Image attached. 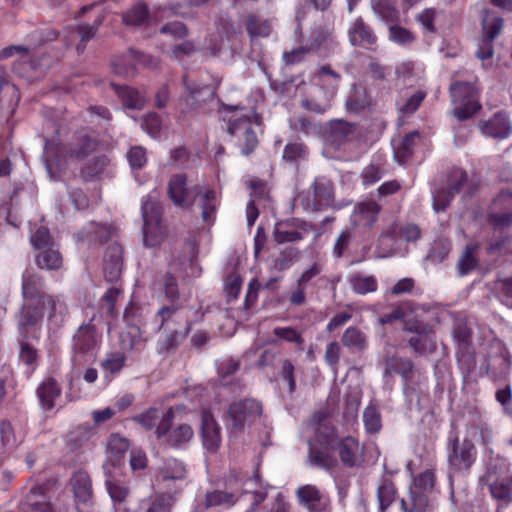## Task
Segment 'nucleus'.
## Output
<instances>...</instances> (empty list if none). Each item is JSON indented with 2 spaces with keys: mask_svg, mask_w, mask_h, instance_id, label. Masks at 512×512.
<instances>
[{
  "mask_svg": "<svg viewBox=\"0 0 512 512\" xmlns=\"http://www.w3.org/2000/svg\"><path fill=\"white\" fill-rule=\"evenodd\" d=\"M319 83L326 89L325 100L322 102L314 99H302L301 105L308 111L315 112L317 114H324L331 107V100L336 94L340 75L333 71L329 66H322L318 73Z\"/></svg>",
  "mask_w": 512,
  "mask_h": 512,
  "instance_id": "9d476101",
  "label": "nucleus"
},
{
  "mask_svg": "<svg viewBox=\"0 0 512 512\" xmlns=\"http://www.w3.org/2000/svg\"><path fill=\"white\" fill-rule=\"evenodd\" d=\"M403 512H433L427 496L416 490H411L407 499L401 500Z\"/></svg>",
  "mask_w": 512,
  "mask_h": 512,
  "instance_id": "58836bf2",
  "label": "nucleus"
},
{
  "mask_svg": "<svg viewBox=\"0 0 512 512\" xmlns=\"http://www.w3.org/2000/svg\"><path fill=\"white\" fill-rule=\"evenodd\" d=\"M386 369L400 374L403 378H409L413 371V364L408 359L391 357L386 361Z\"/></svg>",
  "mask_w": 512,
  "mask_h": 512,
  "instance_id": "13d9d810",
  "label": "nucleus"
},
{
  "mask_svg": "<svg viewBox=\"0 0 512 512\" xmlns=\"http://www.w3.org/2000/svg\"><path fill=\"white\" fill-rule=\"evenodd\" d=\"M363 423L368 433H377L382 427V417L375 405L367 406L363 411Z\"/></svg>",
  "mask_w": 512,
  "mask_h": 512,
  "instance_id": "864d4df0",
  "label": "nucleus"
},
{
  "mask_svg": "<svg viewBox=\"0 0 512 512\" xmlns=\"http://www.w3.org/2000/svg\"><path fill=\"white\" fill-rule=\"evenodd\" d=\"M194 205L200 208L202 219L205 222L214 221L219 201L216 192L212 188L205 185L196 187Z\"/></svg>",
  "mask_w": 512,
  "mask_h": 512,
  "instance_id": "4be33fe9",
  "label": "nucleus"
},
{
  "mask_svg": "<svg viewBox=\"0 0 512 512\" xmlns=\"http://www.w3.org/2000/svg\"><path fill=\"white\" fill-rule=\"evenodd\" d=\"M426 93L423 91H416L413 95L405 99L403 102H398V111L404 115H410L414 113L424 98Z\"/></svg>",
  "mask_w": 512,
  "mask_h": 512,
  "instance_id": "052dcab7",
  "label": "nucleus"
},
{
  "mask_svg": "<svg viewBox=\"0 0 512 512\" xmlns=\"http://www.w3.org/2000/svg\"><path fill=\"white\" fill-rule=\"evenodd\" d=\"M174 500L175 499L171 496L164 495L157 491V494L152 500H142L140 507L144 512H171V506Z\"/></svg>",
  "mask_w": 512,
  "mask_h": 512,
  "instance_id": "49530a36",
  "label": "nucleus"
},
{
  "mask_svg": "<svg viewBox=\"0 0 512 512\" xmlns=\"http://www.w3.org/2000/svg\"><path fill=\"white\" fill-rule=\"evenodd\" d=\"M37 264L42 269L55 270L61 267L62 257L60 253L52 248L43 249L36 256Z\"/></svg>",
  "mask_w": 512,
  "mask_h": 512,
  "instance_id": "8fccbe9b",
  "label": "nucleus"
},
{
  "mask_svg": "<svg viewBox=\"0 0 512 512\" xmlns=\"http://www.w3.org/2000/svg\"><path fill=\"white\" fill-rule=\"evenodd\" d=\"M294 370L295 367L290 360L284 359L281 361L279 374L282 380L287 383L289 394H293L296 389Z\"/></svg>",
  "mask_w": 512,
  "mask_h": 512,
  "instance_id": "0e129e2a",
  "label": "nucleus"
},
{
  "mask_svg": "<svg viewBox=\"0 0 512 512\" xmlns=\"http://www.w3.org/2000/svg\"><path fill=\"white\" fill-rule=\"evenodd\" d=\"M396 490L394 484L390 480H383L377 489V498L379 502V510L384 512L394 501Z\"/></svg>",
  "mask_w": 512,
  "mask_h": 512,
  "instance_id": "6e6d98bb",
  "label": "nucleus"
},
{
  "mask_svg": "<svg viewBox=\"0 0 512 512\" xmlns=\"http://www.w3.org/2000/svg\"><path fill=\"white\" fill-rule=\"evenodd\" d=\"M236 502V497L233 493H228L220 490H214L206 493L205 495V508L216 506H232Z\"/></svg>",
  "mask_w": 512,
  "mask_h": 512,
  "instance_id": "3c124183",
  "label": "nucleus"
},
{
  "mask_svg": "<svg viewBox=\"0 0 512 512\" xmlns=\"http://www.w3.org/2000/svg\"><path fill=\"white\" fill-rule=\"evenodd\" d=\"M71 484L78 500V512H97L91 503L92 485L89 475L84 471H78L73 475Z\"/></svg>",
  "mask_w": 512,
  "mask_h": 512,
  "instance_id": "6ab92c4d",
  "label": "nucleus"
},
{
  "mask_svg": "<svg viewBox=\"0 0 512 512\" xmlns=\"http://www.w3.org/2000/svg\"><path fill=\"white\" fill-rule=\"evenodd\" d=\"M450 96L454 104L453 115L459 120L471 118L481 109L476 98L477 89L471 82L455 81L450 85Z\"/></svg>",
  "mask_w": 512,
  "mask_h": 512,
  "instance_id": "0eeeda50",
  "label": "nucleus"
},
{
  "mask_svg": "<svg viewBox=\"0 0 512 512\" xmlns=\"http://www.w3.org/2000/svg\"><path fill=\"white\" fill-rule=\"evenodd\" d=\"M129 447L130 444L127 438L119 434H112L106 445L107 460L105 462H112L119 466L118 462L122 459Z\"/></svg>",
  "mask_w": 512,
  "mask_h": 512,
  "instance_id": "e433bc0d",
  "label": "nucleus"
},
{
  "mask_svg": "<svg viewBox=\"0 0 512 512\" xmlns=\"http://www.w3.org/2000/svg\"><path fill=\"white\" fill-rule=\"evenodd\" d=\"M479 128L483 135L497 139L507 138L511 132L510 121L504 112L496 113L489 120L480 121Z\"/></svg>",
  "mask_w": 512,
  "mask_h": 512,
  "instance_id": "b1692460",
  "label": "nucleus"
},
{
  "mask_svg": "<svg viewBox=\"0 0 512 512\" xmlns=\"http://www.w3.org/2000/svg\"><path fill=\"white\" fill-rule=\"evenodd\" d=\"M489 490L494 499L507 506L512 501V476H506L495 480L489 485Z\"/></svg>",
  "mask_w": 512,
  "mask_h": 512,
  "instance_id": "a19ab883",
  "label": "nucleus"
},
{
  "mask_svg": "<svg viewBox=\"0 0 512 512\" xmlns=\"http://www.w3.org/2000/svg\"><path fill=\"white\" fill-rule=\"evenodd\" d=\"M121 297L122 290L118 287L109 288L103 295V308L106 309V312L111 316H115L117 314L115 304Z\"/></svg>",
  "mask_w": 512,
  "mask_h": 512,
  "instance_id": "69168bd1",
  "label": "nucleus"
},
{
  "mask_svg": "<svg viewBox=\"0 0 512 512\" xmlns=\"http://www.w3.org/2000/svg\"><path fill=\"white\" fill-rule=\"evenodd\" d=\"M101 24L102 18L98 17L92 25L83 23L66 29L64 35L66 45L72 46L76 43L77 52L79 54L83 53L86 43L95 36Z\"/></svg>",
  "mask_w": 512,
  "mask_h": 512,
  "instance_id": "aec40b11",
  "label": "nucleus"
},
{
  "mask_svg": "<svg viewBox=\"0 0 512 512\" xmlns=\"http://www.w3.org/2000/svg\"><path fill=\"white\" fill-rule=\"evenodd\" d=\"M339 456L343 464L354 467L361 462V446L353 437H345L338 445Z\"/></svg>",
  "mask_w": 512,
  "mask_h": 512,
  "instance_id": "473e14b6",
  "label": "nucleus"
},
{
  "mask_svg": "<svg viewBox=\"0 0 512 512\" xmlns=\"http://www.w3.org/2000/svg\"><path fill=\"white\" fill-rule=\"evenodd\" d=\"M438 14V10L435 8H425L422 10L417 16L416 20L421 25L424 33H435L436 28L434 25V21Z\"/></svg>",
  "mask_w": 512,
  "mask_h": 512,
  "instance_id": "680f3d73",
  "label": "nucleus"
},
{
  "mask_svg": "<svg viewBox=\"0 0 512 512\" xmlns=\"http://www.w3.org/2000/svg\"><path fill=\"white\" fill-rule=\"evenodd\" d=\"M96 145L94 138L84 131L77 133L66 144L46 142V168L51 178L55 177L57 170H64L69 164L84 160L95 151Z\"/></svg>",
  "mask_w": 512,
  "mask_h": 512,
  "instance_id": "7ed1b4c3",
  "label": "nucleus"
},
{
  "mask_svg": "<svg viewBox=\"0 0 512 512\" xmlns=\"http://www.w3.org/2000/svg\"><path fill=\"white\" fill-rule=\"evenodd\" d=\"M352 241V232L350 229H344L336 238L333 246L332 254L335 258L339 259L343 256L344 252L348 249Z\"/></svg>",
  "mask_w": 512,
  "mask_h": 512,
  "instance_id": "338daca9",
  "label": "nucleus"
},
{
  "mask_svg": "<svg viewBox=\"0 0 512 512\" xmlns=\"http://www.w3.org/2000/svg\"><path fill=\"white\" fill-rule=\"evenodd\" d=\"M108 162L109 160L107 159V157L97 156L93 159L91 163H89L82 169V175L87 178L96 177L104 171Z\"/></svg>",
  "mask_w": 512,
  "mask_h": 512,
  "instance_id": "774afa93",
  "label": "nucleus"
},
{
  "mask_svg": "<svg viewBox=\"0 0 512 512\" xmlns=\"http://www.w3.org/2000/svg\"><path fill=\"white\" fill-rule=\"evenodd\" d=\"M16 447V437L12 425L7 421L0 422V455L12 451Z\"/></svg>",
  "mask_w": 512,
  "mask_h": 512,
  "instance_id": "5fc2aeb1",
  "label": "nucleus"
},
{
  "mask_svg": "<svg viewBox=\"0 0 512 512\" xmlns=\"http://www.w3.org/2000/svg\"><path fill=\"white\" fill-rule=\"evenodd\" d=\"M372 9L375 15L386 23H395L399 20L400 12L390 0H373Z\"/></svg>",
  "mask_w": 512,
  "mask_h": 512,
  "instance_id": "37998d69",
  "label": "nucleus"
},
{
  "mask_svg": "<svg viewBox=\"0 0 512 512\" xmlns=\"http://www.w3.org/2000/svg\"><path fill=\"white\" fill-rule=\"evenodd\" d=\"M228 483L231 486L240 485L243 492L252 496V506L258 505L268 496V488L263 486L259 477L256 475L254 478L244 480L242 475L231 474L228 478Z\"/></svg>",
  "mask_w": 512,
  "mask_h": 512,
  "instance_id": "5701e85b",
  "label": "nucleus"
},
{
  "mask_svg": "<svg viewBox=\"0 0 512 512\" xmlns=\"http://www.w3.org/2000/svg\"><path fill=\"white\" fill-rule=\"evenodd\" d=\"M341 353L342 348L338 342L332 341L327 344L324 354V361L335 374H337L338 372V365Z\"/></svg>",
  "mask_w": 512,
  "mask_h": 512,
  "instance_id": "bf43d9fd",
  "label": "nucleus"
},
{
  "mask_svg": "<svg viewBox=\"0 0 512 512\" xmlns=\"http://www.w3.org/2000/svg\"><path fill=\"white\" fill-rule=\"evenodd\" d=\"M477 451L473 442L464 438L461 442L458 438L448 445L447 458L449 475L468 471L476 460Z\"/></svg>",
  "mask_w": 512,
  "mask_h": 512,
  "instance_id": "1a4fd4ad",
  "label": "nucleus"
},
{
  "mask_svg": "<svg viewBox=\"0 0 512 512\" xmlns=\"http://www.w3.org/2000/svg\"><path fill=\"white\" fill-rule=\"evenodd\" d=\"M43 280L35 272L27 269L22 275L23 304L15 315L16 324L22 333L42 324L46 315L49 322L58 324L67 312V305L61 296L42 292Z\"/></svg>",
  "mask_w": 512,
  "mask_h": 512,
  "instance_id": "f257e3e1",
  "label": "nucleus"
},
{
  "mask_svg": "<svg viewBox=\"0 0 512 512\" xmlns=\"http://www.w3.org/2000/svg\"><path fill=\"white\" fill-rule=\"evenodd\" d=\"M207 0H163L159 3V10H170L172 13L185 16L187 15L186 8L190 6L200 5Z\"/></svg>",
  "mask_w": 512,
  "mask_h": 512,
  "instance_id": "603ef678",
  "label": "nucleus"
},
{
  "mask_svg": "<svg viewBox=\"0 0 512 512\" xmlns=\"http://www.w3.org/2000/svg\"><path fill=\"white\" fill-rule=\"evenodd\" d=\"M354 134V126L342 121L334 120L327 127V141L334 146H340Z\"/></svg>",
  "mask_w": 512,
  "mask_h": 512,
  "instance_id": "f704fd0d",
  "label": "nucleus"
},
{
  "mask_svg": "<svg viewBox=\"0 0 512 512\" xmlns=\"http://www.w3.org/2000/svg\"><path fill=\"white\" fill-rule=\"evenodd\" d=\"M295 496L298 504L305 507L308 512H322L328 506L327 497L315 485L299 486L295 491Z\"/></svg>",
  "mask_w": 512,
  "mask_h": 512,
  "instance_id": "a211bd4d",
  "label": "nucleus"
},
{
  "mask_svg": "<svg viewBox=\"0 0 512 512\" xmlns=\"http://www.w3.org/2000/svg\"><path fill=\"white\" fill-rule=\"evenodd\" d=\"M341 342L352 352H361L368 347L366 334L357 327H348L342 334Z\"/></svg>",
  "mask_w": 512,
  "mask_h": 512,
  "instance_id": "4c0bfd02",
  "label": "nucleus"
},
{
  "mask_svg": "<svg viewBox=\"0 0 512 512\" xmlns=\"http://www.w3.org/2000/svg\"><path fill=\"white\" fill-rule=\"evenodd\" d=\"M314 200L313 208L316 210L328 206L333 200V184L326 179H316L312 185Z\"/></svg>",
  "mask_w": 512,
  "mask_h": 512,
  "instance_id": "c9c22d12",
  "label": "nucleus"
},
{
  "mask_svg": "<svg viewBox=\"0 0 512 512\" xmlns=\"http://www.w3.org/2000/svg\"><path fill=\"white\" fill-rule=\"evenodd\" d=\"M450 248L451 246L449 241L445 239L435 240L432 244V247L427 258L434 263L441 262L446 258V256L450 252Z\"/></svg>",
  "mask_w": 512,
  "mask_h": 512,
  "instance_id": "e2e57ef3",
  "label": "nucleus"
},
{
  "mask_svg": "<svg viewBox=\"0 0 512 512\" xmlns=\"http://www.w3.org/2000/svg\"><path fill=\"white\" fill-rule=\"evenodd\" d=\"M126 355L122 351H113L105 355L101 362V369L105 377H114L119 374L126 363Z\"/></svg>",
  "mask_w": 512,
  "mask_h": 512,
  "instance_id": "79ce46f5",
  "label": "nucleus"
},
{
  "mask_svg": "<svg viewBox=\"0 0 512 512\" xmlns=\"http://www.w3.org/2000/svg\"><path fill=\"white\" fill-rule=\"evenodd\" d=\"M188 186L185 174L173 175L168 182V196L174 205L182 208H189L194 205L196 187Z\"/></svg>",
  "mask_w": 512,
  "mask_h": 512,
  "instance_id": "2eb2a0df",
  "label": "nucleus"
},
{
  "mask_svg": "<svg viewBox=\"0 0 512 512\" xmlns=\"http://www.w3.org/2000/svg\"><path fill=\"white\" fill-rule=\"evenodd\" d=\"M308 457L312 465L322 468H329L334 463V460L327 452L326 447L317 448L311 442H309Z\"/></svg>",
  "mask_w": 512,
  "mask_h": 512,
  "instance_id": "4d7b16f0",
  "label": "nucleus"
},
{
  "mask_svg": "<svg viewBox=\"0 0 512 512\" xmlns=\"http://www.w3.org/2000/svg\"><path fill=\"white\" fill-rule=\"evenodd\" d=\"M380 206L372 199L358 203L351 215V222L354 227H370L376 220Z\"/></svg>",
  "mask_w": 512,
  "mask_h": 512,
  "instance_id": "bb28decb",
  "label": "nucleus"
},
{
  "mask_svg": "<svg viewBox=\"0 0 512 512\" xmlns=\"http://www.w3.org/2000/svg\"><path fill=\"white\" fill-rule=\"evenodd\" d=\"M24 512H51L50 503L41 486H33L21 504Z\"/></svg>",
  "mask_w": 512,
  "mask_h": 512,
  "instance_id": "72a5a7b5",
  "label": "nucleus"
},
{
  "mask_svg": "<svg viewBox=\"0 0 512 512\" xmlns=\"http://www.w3.org/2000/svg\"><path fill=\"white\" fill-rule=\"evenodd\" d=\"M243 110L244 108L240 106L223 105L220 111L229 122L228 132L237 137L239 142L243 143L244 147L242 152L247 155L252 152L258 144L253 127L254 125L259 126L260 123L257 115L253 111H247L241 114L240 117L235 118L236 114Z\"/></svg>",
  "mask_w": 512,
  "mask_h": 512,
  "instance_id": "20e7f679",
  "label": "nucleus"
},
{
  "mask_svg": "<svg viewBox=\"0 0 512 512\" xmlns=\"http://www.w3.org/2000/svg\"><path fill=\"white\" fill-rule=\"evenodd\" d=\"M41 324H36L33 328H29L27 333H22L17 326L18 342H19V359L22 363L34 370L39 354L36 348L29 343L30 339L38 340L40 337Z\"/></svg>",
  "mask_w": 512,
  "mask_h": 512,
  "instance_id": "412c9836",
  "label": "nucleus"
},
{
  "mask_svg": "<svg viewBox=\"0 0 512 512\" xmlns=\"http://www.w3.org/2000/svg\"><path fill=\"white\" fill-rule=\"evenodd\" d=\"M110 234L109 227L92 222L78 233V237L82 240L104 242L108 240Z\"/></svg>",
  "mask_w": 512,
  "mask_h": 512,
  "instance_id": "09e8293b",
  "label": "nucleus"
},
{
  "mask_svg": "<svg viewBox=\"0 0 512 512\" xmlns=\"http://www.w3.org/2000/svg\"><path fill=\"white\" fill-rule=\"evenodd\" d=\"M152 15L144 2H137L122 14V22L127 27L141 28L152 22Z\"/></svg>",
  "mask_w": 512,
  "mask_h": 512,
  "instance_id": "cd10ccee",
  "label": "nucleus"
},
{
  "mask_svg": "<svg viewBox=\"0 0 512 512\" xmlns=\"http://www.w3.org/2000/svg\"><path fill=\"white\" fill-rule=\"evenodd\" d=\"M202 438L207 450L215 452L218 449L221 442L220 428L208 412L202 414Z\"/></svg>",
  "mask_w": 512,
  "mask_h": 512,
  "instance_id": "c85d7f7f",
  "label": "nucleus"
},
{
  "mask_svg": "<svg viewBox=\"0 0 512 512\" xmlns=\"http://www.w3.org/2000/svg\"><path fill=\"white\" fill-rule=\"evenodd\" d=\"M481 17L483 38L476 51V56L484 61L491 58L493 55L492 42L503 28V19L488 10H483Z\"/></svg>",
  "mask_w": 512,
  "mask_h": 512,
  "instance_id": "f8f14e48",
  "label": "nucleus"
},
{
  "mask_svg": "<svg viewBox=\"0 0 512 512\" xmlns=\"http://www.w3.org/2000/svg\"><path fill=\"white\" fill-rule=\"evenodd\" d=\"M142 216L144 220V243L156 247L165 237V228L161 223L162 207L156 195L149 194L142 199Z\"/></svg>",
  "mask_w": 512,
  "mask_h": 512,
  "instance_id": "423d86ee",
  "label": "nucleus"
},
{
  "mask_svg": "<svg viewBox=\"0 0 512 512\" xmlns=\"http://www.w3.org/2000/svg\"><path fill=\"white\" fill-rule=\"evenodd\" d=\"M194 432L190 425L185 423L174 424L167 429V433L160 439L163 443L171 447H181L193 438Z\"/></svg>",
  "mask_w": 512,
  "mask_h": 512,
  "instance_id": "2f4dec72",
  "label": "nucleus"
},
{
  "mask_svg": "<svg viewBox=\"0 0 512 512\" xmlns=\"http://www.w3.org/2000/svg\"><path fill=\"white\" fill-rule=\"evenodd\" d=\"M186 477L185 464L175 458H168L157 468L152 485L158 492L175 499V495L183 489Z\"/></svg>",
  "mask_w": 512,
  "mask_h": 512,
  "instance_id": "39448f33",
  "label": "nucleus"
},
{
  "mask_svg": "<svg viewBox=\"0 0 512 512\" xmlns=\"http://www.w3.org/2000/svg\"><path fill=\"white\" fill-rule=\"evenodd\" d=\"M246 29L251 40L267 37L270 35L272 26L268 20H264L256 15H250L247 18Z\"/></svg>",
  "mask_w": 512,
  "mask_h": 512,
  "instance_id": "a18cd8bd",
  "label": "nucleus"
},
{
  "mask_svg": "<svg viewBox=\"0 0 512 512\" xmlns=\"http://www.w3.org/2000/svg\"><path fill=\"white\" fill-rule=\"evenodd\" d=\"M188 186L185 174L173 175L168 182V196L174 205L182 208H189L194 205L196 187Z\"/></svg>",
  "mask_w": 512,
  "mask_h": 512,
  "instance_id": "4468645a",
  "label": "nucleus"
},
{
  "mask_svg": "<svg viewBox=\"0 0 512 512\" xmlns=\"http://www.w3.org/2000/svg\"><path fill=\"white\" fill-rule=\"evenodd\" d=\"M99 342L100 337L94 326L83 325L79 327L73 337L74 360L82 363L95 357Z\"/></svg>",
  "mask_w": 512,
  "mask_h": 512,
  "instance_id": "9b49d317",
  "label": "nucleus"
},
{
  "mask_svg": "<svg viewBox=\"0 0 512 512\" xmlns=\"http://www.w3.org/2000/svg\"><path fill=\"white\" fill-rule=\"evenodd\" d=\"M454 181L448 190H438L433 193V207L435 211H443L450 204L456 193L460 192L461 186L467 181V174L458 170L453 175Z\"/></svg>",
  "mask_w": 512,
  "mask_h": 512,
  "instance_id": "a878e982",
  "label": "nucleus"
},
{
  "mask_svg": "<svg viewBox=\"0 0 512 512\" xmlns=\"http://www.w3.org/2000/svg\"><path fill=\"white\" fill-rule=\"evenodd\" d=\"M117 93L126 109L141 110L144 107L146 99L138 90L131 87H119Z\"/></svg>",
  "mask_w": 512,
  "mask_h": 512,
  "instance_id": "c03bdc74",
  "label": "nucleus"
},
{
  "mask_svg": "<svg viewBox=\"0 0 512 512\" xmlns=\"http://www.w3.org/2000/svg\"><path fill=\"white\" fill-rule=\"evenodd\" d=\"M310 231V226L299 219H293L286 222H280L275 225L274 239L277 243L298 242L302 240Z\"/></svg>",
  "mask_w": 512,
  "mask_h": 512,
  "instance_id": "f3484780",
  "label": "nucleus"
},
{
  "mask_svg": "<svg viewBox=\"0 0 512 512\" xmlns=\"http://www.w3.org/2000/svg\"><path fill=\"white\" fill-rule=\"evenodd\" d=\"M404 329L415 333V335L409 339V344L415 352L423 354L435 349L434 339L429 325L418 320H406Z\"/></svg>",
  "mask_w": 512,
  "mask_h": 512,
  "instance_id": "dca6fc26",
  "label": "nucleus"
},
{
  "mask_svg": "<svg viewBox=\"0 0 512 512\" xmlns=\"http://www.w3.org/2000/svg\"><path fill=\"white\" fill-rule=\"evenodd\" d=\"M262 413V405L255 399L233 402L228 409L227 423L231 434L237 437L246 426L254 423Z\"/></svg>",
  "mask_w": 512,
  "mask_h": 512,
  "instance_id": "6e6552de",
  "label": "nucleus"
},
{
  "mask_svg": "<svg viewBox=\"0 0 512 512\" xmlns=\"http://www.w3.org/2000/svg\"><path fill=\"white\" fill-rule=\"evenodd\" d=\"M348 281L351 289L359 295L373 293L378 288L377 279L372 275L354 273L349 276Z\"/></svg>",
  "mask_w": 512,
  "mask_h": 512,
  "instance_id": "ea45409f",
  "label": "nucleus"
},
{
  "mask_svg": "<svg viewBox=\"0 0 512 512\" xmlns=\"http://www.w3.org/2000/svg\"><path fill=\"white\" fill-rule=\"evenodd\" d=\"M349 41L353 46H368L376 43L377 37L373 30L357 18L348 30Z\"/></svg>",
  "mask_w": 512,
  "mask_h": 512,
  "instance_id": "c756f323",
  "label": "nucleus"
},
{
  "mask_svg": "<svg viewBox=\"0 0 512 512\" xmlns=\"http://www.w3.org/2000/svg\"><path fill=\"white\" fill-rule=\"evenodd\" d=\"M184 92L182 99L190 108L198 107L202 102L213 96L209 86H200L188 76L183 77Z\"/></svg>",
  "mask_w": 512,
  "mask_h": 512,
  "instance_id": "393cba45",
  "label": "nucleus"
},
{
  "mask_svg": "<svg viewBox=\"0 0 512 512\" xmlns=\"http://www.w3.org/2000/svg\"><path fill=\"white\" fill-rule=\"evenodd\" d=\"M164 294L172 304L162 306L154 316V323L160 333L157 340L159 353L175 349L190 331V323L184 319L180 307L174 304L179 293L176 279L172 275L164 277Z\"/></svg>",
  "mask_w": 512,
  "mask_h": 512,
  "instance_id": "f03ea898",
  "label": "nucleus"
},
{
  "mask_svg": "<svg viewBox=\"0 0 512 512\" xmlns=\"http://www.w3.org/2000/svg\"><path fill=\"white\" fill-rule=\"evenodd\" d=\"M36 393L42 410L47 412L54 408L55 400L61 395V388L56 380L48 378L38 386Z\"/></svg>",
  "mask_w": 512,
  "mask_h": 512,
  "instance_id": "7c9ffc66",
  "label": "nucleus"
},
{
  "mask_svg": "<svg viewBox=\"0 0 512 512\" xmlns=\"http://www.w3.org/2000/svg\"><path fill=\"white\" fill-rule=\"evenodd\" d=\"M175 408L170 407L166 412H162L157 408H149L141 414L134 417L141 427L146 430H153L157 439H162L167 433V429L172 425V418H174Z\"/></svg>",
  "mask_w": 512,
  "mask_h": 512,
  "instance_id": "ddd939ff",
  "label": "nucleus"
},
{
  "mask_svg": "<svg viewBox=\"0 0 512 512\" xmlns=\"http://www.w3.org/2000/svg\"><path fill=\"white\" fill-rule=\"evenodd\" d=\"M419 133L413 131L407 134L398 144L394 147L395 158L399 163H404L411 155L416 144V140L419 138Z\"/></svg>",
  "mask_w": 512,
  "mask_h": 512,
  "instance_id": "de8ad7c7",
  "label": "nucleus"
}]
</instances>
